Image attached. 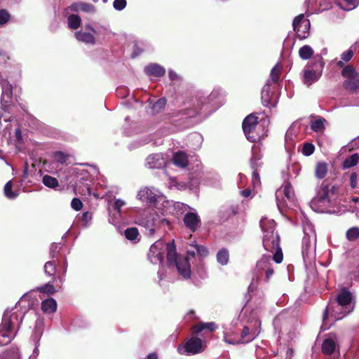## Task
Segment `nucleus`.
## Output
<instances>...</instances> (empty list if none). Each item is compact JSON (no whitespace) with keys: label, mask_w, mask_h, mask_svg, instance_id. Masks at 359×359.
Returning <instances> with one entry per match:
<instances>
[{"label":"nucleus","mask_w":359,"mask_h":359,"mask_svg":"<svg viewBox=\"0 0 359 359\" xmlns=\"http://www.w3.org/2000/svg\"><path fill=\"white\" fill-rule=\"evenodd\" d=\"M135 48L136 49L135 50L133 55V57L138 55L142 52V50H140L139 48L137 46H135Z\"/></svg>","instance_id":"nucleus-62"},{"label":"nucleus","mask_w":359,"mask_h":359,"mask_svg":"<svg viewBox=\"0 0 359 359\" xmlns=\"http://www.w3.org/2000/svg\"><path fill=\"white\" fill-rule=\"evenodd\" d=\"M149 191V190L147 189V190H143V191H140V193L138 194V196H140L141 200L144 199L145 194H148Z\"/></svg>","instance_id":"nucleus-58"},{"label":"nucleus","mask_w":359,"mask_h":359,"mask_svg":"<svg viewBox=\"0 0 359 359\" xmlns=\"http://www.w3.org/2000/svg\"><path fill=\"white\" fill-rule=\"evenodd\" d=\"M11 19V15L6 9L0 10V25L7 23Z\"/></svg>","instance_id":"nucleus-40"},{"label":"nucleus","mask_w":359,"mask_h":359,"mask_svg":"<svg viewBox=\"0 0 359 359\" xmlns=\"http://www.w3.org/2000/svg\"><path fill=\"white\" fill-rule=\"evenodd\" d=\"M148 256L152 262L158 261L160 263H162L164 260L163 252L158 249L151 250V246L149 248Z\"/></svg>","instance_id":"nucleus-24"},{"label":"nucleus","mask_w":359,"mask_h":359,"mask_svg":"<svg viewBox=\"0 0 359 359\" xmlns=\"http://www.w3.org/2000/svg\"><path fill=\"white\" fill-rule=\"evenodd\" d=\"M317 202L320 203H331L332 199L330 195V192L328 191V184L323 182L317 193L316 196L314 198Z\"/></svg>","instance_id":"nucleus-12"},{"label":"nucleus","mask_w":359,"mask_h":359,"mask_svg":"<svg viewBox=\"0 0 359 359\" xmlns=\"http://www.w3.org/2000/svg\"><path fill=\"white\" fill-rule=\"evenodd\" d=\"M327 318H328V309H327V308H326L323 313V320H325L327 319Z\"/></svg>","instance_id":"nucleus-63"},{"label":"nucleus","mask_w":359,"mask_h":359,"mask_svg":"<svg viewBox=\"0 0 359 359\" xmlns=\"http://www.w3.org/2000/svg\"><path fill=\"white\" fill-rule=\"evenodd\" d=\"M175 266H176L179 273L184 278L191 277V266L188 257L180 256V259Z\"/></svg>","instance_id":"nucleus-10"},{"label":"nucleus","mask_w":359,"mask_h":359,"mask_svg":"<svg viewBox=\"0 0 359 359\" xmlns=\"http://www.w3.org/2000/svg\"><path fill=\"white\" fill-rule=\"evenodd\" d=\"M54 158L56 162L62 164L66 163L67 160V156L60 151L55 152Z\"/></svg>","instance_id":"nucleus-41"},{"label":"nucleus","mask_w":359,"mask_h":359,"mask_svg":"<svg viewBox=\"0 0 359 359\" xmlns=\"http://www.w3.org/2000/svg\"><path fill=\"white\" fill-rule=\"evenodd\" d=\"M163 246L164 242L161 240H158L151 245V250H156V249H158L160 251H163Z\"/></svg>","instance_id":"nucleus-52"},{"label":"nucleus","mask_w":359,"mask_h":359,"mask_svg":"<svg viewBox=\"0 0 359 359\" xmlns=\"http://www.w3.org/2000/svg\"><path fill=\"white\" fill-rule=\"evenodd\" d=\"M294 31L299 39H306L309 33L310 21L304 18V14H300L294 18L292 22Z\"/></svg>","instance_id":"nucleus-7"},{"label":"nucleus","mask_w":359,"mask_h":359,"mask_svg":"<svg viewBox=\"0 0 359 359\" xmlns=\"http://www.w3.org/2000/svg\"><path fill=\"white\" fill-rule=\"evenodd\" d=\"M315 151V147L312 143H304L302 147V154L306 156H311Z\"/></svg>","instance_id":"nucleus-38"},{"label":"nucleus","mask_w":359,"mask_h":359,"mask_svg":"<svg viewBox=\"0 0 359 359\" xmlns=\"http://www.w3.org/2000/svg\"><path fill=\"white\" fill-rule=\"evenodd\" d=\"M229 259V251L226 248L219 250L217 254V261L222 265L227 264Z\"/></svg>","instance_id":"nucleus-27"},{"label":"nucleus","mask_w":359,"mask_h":359,"mask_svg":"<svg viewBox=\"0 0 359 359\" xmlns=\"http://www.w3.org/2000/svg\"><path fill=\"white\" fill-rule=\"evenodd\" d=\"M169 77H170V80L174 81L175 79H176L177 76L176 73L170 71L169 72Z\"/></svg>","instance_id":"nucleus-60"},{"label":"nucleus","mask_w":359,"mask_h":359,"mask_svg":"<svg viewBox=\"0 0 359 359\" xmlns=\"http://www.w3.org/2000/svg\"><path fill=\"white\" fill-rule=\"evenodd\" d=\"M86 27L87 29H90L92 32H93V33H96L95 29H94L91 25H86Z\"/></svg>","instance_id":"nucleus-64"},{"label":"nucleus","mask_w":359,"mask_h":359,"mask_svg":"<svg viewBox=\"0 0 359 359\" xmlns=\"http://www.w3.org/2000/svg\"><path fill=\"white\" fill-rule=\"evenodd\" d=\"M67 9L73 12H79V11H81L86 13H93L95 11V7L93 5L84 2L73 3Z\"/></svg>","instance_id":"nucleus-15"},{"label":"nucleus","mask_w":359,"mask_h":359,"mask_svg":"<svg viewBox=\"0 0 359 359\" xmlns=\"http://www.w3.org/2000/svg\"><path fill=\"white\" fill-rule=\"evenodd\" d=\"M124 235L128 240L133 241L137 238L139 231L136 227H130L125 230Z\"/></svg>","instance_id":"nucleus-32"},{"label":"nucleus","mask_w":359,"mask_h":359,"mask_svg":"<svg viewBox=\"0 0 359 359\" xmlns=\"http://www.w3.org/2000/svg\"><path fill=\"white\" fill-rule=\"evenodd\" d=\"M42 182L46 187L49 188L55 189L59 186L57 180L48 175L43 176Z\"/></svg>","instance_id":"nucleus-29"},{"label":"nucleus","mask_w":359,"mask_h":359,"mask_svg":"<svg viewBox=\"0 0 359 359\" xmlns=\"http://www.w3.org/2000/svg\"><path fill=\"white\" fill-rule=\"evenodd\" d=\"M127 5L126 0H114L113 3L114 8L117 11H122Z\"/></svg>","instance_id":"nucleus-44"},{"label":"nucleus","mask_w":359,"mask_h":359,"mask_svg":"<svg viewBox=\"0 0 359 359\" xmlns=\"http://www.w3.org/2000/svg\"><path fill=\"white\" fill-rule=\"evenodd\" d=\"M353 55V52L352 50L349 49L345 52H344L341 55V60H339L337 62V65L339 67H343L344 66V62H348L351 60Z\"/></svg>","instance_id":"nucleus-31"},{"label":"nucleus","mask_w":359,"mask_h":359,"mask_svg":"<svg viewBox=\"0 0 359 359\" xmlns=\"http://www.w3.org/2000/svg\"><path fill=\"white\" fill-rule=\"evenodd\" d=\"M341 74L345 78L343 88L351 93H357L359 91V74L354 67L351 65H346Z\"/></svg>","instance_id":"nucleus-3"},{"label":"nucleus","mask_w":359,"mask_h":359,"mask_svg":"<svg viewBox=\"0 0 359 359\" xmlns=\"http://www.w3.org/2000/svg\"><path fill=\"white\" fill-rule=\"evenodd\" d=\"M266 262H264V261H261V262H258V263H257V269H264L263 265H266Z\"/></svg>","instance_id":"nucleus-61"},{"label":"nucleus","mask_w":359,"mask_h":359,"mask_svg":"<svg viewBox=\"0 0 359 359\" xmlns=\"http://www.w3.org/2000/svg\"><path fill=\"white\" fill-rule=\"evenodd\" d=\"M75 38L81 42L93 45L95 43V39L93 34L79 31L74 33Z\"/></svg>","instance_id":"nucleus-17"},{"label":"nucleus","mask_w":359,"mask_h":359,"mask_svg":"<svg viewBox=\"0 0 359 359\" xmlns=\"http://www.w3.org/2000/svg\"><path fill=\"white\" fill-rule=\"evenodd\" d=\"M60 250L57 243H53L50 248V257L53 260L56 257V253Z\"/></svg>","instance_id":"nucleus-50"},{"label":"nucleus","mask_w":359,"mask_h":359,"mask_svg":"<svg viewBox=\"0 0 359 359\" xmlns=\"http://www.w3.org/2000/svg\"><path fill=\"white\" fill-rule=\"evenodd\" d=\"M281 72V67L276 65L271 71V78L273 83H277L279 81V76Z\"/></svg>","instance_id":"nucleus-36"},{"label":"nucleus","mask_w":359,"mask_h":359,"mask_svg":"<svg viewBox=\"0 0 359 359\" xmlns=\"http://www.w3.org/2000/svg\"><path fill=\"white\" fill-rule=\"evenodd\" d=\"M173 163L176 166L179 168H186L189 163L187 154L183 151L176 152L173 156Z\"/></svg>","instance_id":"nucleus-16"},{"label":"nucleus","mask_w":359,"mask_h":359,"mask_svg":"<svg viewBox=\"0 0 359 359\" xmlns=\"http://www.w3.org/2000/svg\"><path fill=\"white\" fill-rule=\"evenodd\" d=\"M352 293L346 288H342L337 297V302L338 305L343 308L347 309L353 301Z\"/></svg>","instance_id":"nucleus-11"},{"label":"nucleus","mask_w":359,"mask_h":359,"mask_svg":"<svg viewBox=\"0 0 359 359\" xmlns=\"http://www.w3.org/2000/svg\"><path fill=\"white\" fill-rule=\"evenodd\" d=\"M181 114L189 118H193L198 114V112L195 109H185L182 110Z\"/></svg>","instance_id":"nucleus-49"},{"label":"nucleus","mask_w":359,"mask_h":359,"mask_svg":"<svg viewBox=\"0 0 359 359\" xmlns=\"http://www.w3.org/2000/svg\"><path fill=\"white\" fill-rule=\"evenodd\" d=\"M15 135L18 142H20L22 139V133L20 128H17L15 130Z\"/></svg>","instance_id":"nucleus-56"},{"label":"nucleus","mask_w":359,"mask_h":359,"mask_svg":"<svg viewBox=\"0 0 359 359\" xmlns=\"http://www.w3.org/2000/svg\"><path fill=\"white\" fill-rule=\"evenodd\" d=\"M62 278L60 276H57V277H53L51 281L41 287H37L36 290L41 293L53 294L62 287Z\"/></svg>","instance_id":"nucleus-8"},{"label":"nucleus","mask_w":359,"mask_h":359,"mask_svg":"<svg viewBox=\"0 0 359 359\" xmlns=\"http://www.w3.org/2000/svg\"><path fill=\"white\" fill-rule=\"evenodd\" d=\"M57 263L58 262L55 259L46 262L44 264V272L47 276H52L53 278L55 277L54 276L57 271Z\"/></svg>","instance_id":"nucleus-23"},{"label":"nucleus","mask_w":359,"mask_h":359,"mask_svg":"<svg viewBox=\"0 0 359 359\" xmlns=\"http://www.w3.org/2000/svg\"><path fill=\"white\" fill-rule=\"evenodd\" d=\"M13 322L8 313H4L0 330V346H5L11 342L15 334L12 335Z\"/></svg>","instance_id":"nucleus-5"},{"label":"nucleus","mask_w":359,"mask_h":359,"mask_svg":"<svg viewBox=\"0 0 359 359\" xmlns=\"http://www.w3.org/2000/svg\"><path fill=\"white\" fill-rule=\"evenodd\" d=\"M57 303L53 298H49L41 302V310L44 313H53L56 311Z\"/></svg>","instance_id":"nucleus-19"},{"label":"nucleus","mask_w":359,"mask_h":359,"mask_svg":"<svg viewBox=\"0 0 359 359\" xmlns=\"http://www.w3.org/2000/svg\"><path fill=\"white\" fill-rule=\"evenodd\" d=\"M327 172V164L325 162H318L315 168V175L318 179L324 178Z\"/></svg>","instance_id":"nucleus-22"},{"label":"nucleus","mask_w":359,"mask_h":359,"mask_svg":"<svg viewBox=\"0 0 359 359\" xmlns=\"http://www.w3.org/2000/svg\"><path fill=\"white\" fill-rule=\"evenodd\" d=\"M269 92L267 90L265 92L264 90L262 91V104L266 107H270L271 106V100L269 97Z\"/></svg>","instance_id":"nucleus-47"},{"label":"nucleus","mask_w":359,"mask_h":359,"mask_svg":"<svg viewBox=\"0 0 359 359\" xmlns=\"http://www.w3.org/2000/svg\"><path fill=\"white\" fill-rule=\"evenodd\" d=\"M71 206L74 210L79 211L82 209L83 203L79 198H74L71 202Z\"/></svg>","instance_id":"nucleus-46"},{"label":"nucleus","mask_w":359,"mask_h":359,"mask_svg":"<svg viewBox=\"0 0 359 359\" xmlns=\"http://www.w3.org/2000/svg\"><path fill=\"white\" fill-rule=\"evenodd\" d=\"M359 163V154L355 153L346 157L342 163L343 169H348L356 165Z\"/></svg>","instance_id":"nucleus-21"},{"label":"nucleus","mask_w":359,"mask_h":359,"mask_svg":"<svg viewBox=\"0 0 359 359\" xmlns=\"http://www.w3.org/2000/svg\"><path fill=\"white\" fill-rule=\"evenodd\" d=\"M259 171H256V170L252 171V184H253L254 187L260 186V184H261V180H260V177H259Z\"/></svg>","instance_id":"nucleus-45"},{"label":"nucleus","mask_w":359,"mask_h":359,"mask_svg":"<svg viewBox=\"0 0 359 359\" xmlns=\"http://www.w3.org/2000/svg\"><path fill=\"white\" fill-rule=\"evenodd\" d=\"M258 116L255 114L248 115L243 121L242 128L246 138L251 142H257L261 138L257 132Z\"/></svg>","instance_id":"nucleus-4"},{"label":"nucleus","mask_w":359,"mask_h":359,"mask_svg":"<svg viewBox=\"0 0 359 359\" xmlns=\"http://www.w3.org/2000/svg\"><path fill=\"white\" fill-rule=\"evenodd\" d=\"M125 205V202L121 199L115 200L113 207L115 210L121 211V208Z\"/></svg>","instance_id":"nucleus-53"},{"label":"nucleus","mask_w":359,"mask_h":359,"mask_svg":"<svg viewBox=\"0 0 359 359\" xmlns=\"http://www.w3.org/2000/svg\"><path fill=\"white\" fill-rule=\"evenodd\" d=\"M346 238L348 241L353 242L359 238V228L353 226L347 230Z\"/></svg>","instance_id":"nucleus-30"},{"label":"nucleus","mask_w":359,"mask_h":359,"mask_svg":"<svg viewBox=\"0 0 359 359\" xmlns=\"http://www.w3.org/2000/svg\"><path fill=\"white\" fill-rule=\"evenodd\" d=\"M328 191L330 192V195L331 199L332 200L334 199V198H336L337 196L339 194V185H332V186H330L328 184Z\"/></svg>","instance_id":"nucleus-43"},{"label":"nucleus","mask_w":359,"mask_h":359,"mask_svg":"<svg viewBox=\"0 0 359 359\" xmlns=\"http://www.w3.org/2000/svg\"><path fill=\"white\" fill-rule=\"evenodd\" d=\"M194 246L199 256L205 257L208 255V250L206 247L201 245H198L197 243H196Z\"/></svg>","instance_id":"nucleus-42"},{"label":"nucleus","mask_w":359,"mask_h":359,"mask_svg":"<svg viewBox=\"0 0 359 359\" xmlns=\"http://www.w3.org/2000/svg\"><path fill=\"white\" fill-rule=\"evenodd\" d=\"M93 219V213L88 211L84 212L82 214L81 222H83V226L85 227H88L90 221Z\"/></svg>","instance_id":"nucleus-39"},{"label":"nucleus","mask_w":359,"mask_h":359,"mask_svg":"<svg viewBox=\"0 0 359 359\" xmlns=\"http://www.w3.org/2000/svg\"><path fill=\"white\" fill-rule=\"evenodd\" d=\"M68 26L70 29H76L81 26V18L76 14H72L67 19Z\"/></svg>","instance_id":"nucleus-28"},{"label":"nucleus","mask_w":359,"mask_h":359,"mask_svg":"<svg viewBox=\"0 0 359 359\" xmlns=\"http://www.w3.org/2000/svg\"><path fill=\"white\" fill-rule=\"evenodd\" d=\"M250 166L252 171H260L263 166V163L260 161V158L258 156L253 155L250 160Z\"/></svg>","instance_id":"nucleus-33"},{"label":"nucleus","mask_w":359,"mask_h":359,"mask_svg":"<svg viewBox=\"0 0 359 359\" xmlns=\"http://www.w3.org/2000/svg\"><path fill=\"white\" fill-rule=\"evenodd\" d=\"M13 184L11 181H8L4 186V194L8 199H14L18 194L12 191Z\"/></svg>","instance_id":"nucleus-34"},{"label":"nucleus","mask_w":359,"mask_h":359,"mask_svg":"<svg viewBox=\"0 0 359 359\" xmlns=\"http://www.w3.org/2000/svg\"><path fill=\"white\" fill-rule=\"evenodd\" d=\"M167 249V263L168 266L173 267L176 265L180 259L175 250V245L173 243H169L166 245Z\"/></svg>","instance_id":"nucleus-14"},{"label":"nucleus","mask_w":359,"mask_h":359,"mask_svg":"<svg viewBox=\"0 0 359 359\" xmlns=\"http://www.w3.org/2000/svg\"><path fill=\"white\" fill-rule=\"evenodd\" d=\"M241 337L242 343L249 342V341H252L254 338L252 337V335L250 336V330L248 327H244L243 328Z\"/></svg>","instance_id":"nucleus-37"},{"label":"nucleus","mask_w":359,"mask_h":359,"mask_svg":"<svg viewBox=\"0 0 359 359\" xmlns=\"http://www.w3.org/2000/svg\"><path fill=\"white\" fill-rule=\"evenodd\" d=\"M283 192L284 196L290 201L294 197V191L290 184H286L283 187Z\"/></svg>","instance_id":"nucleus-35"},{"label":"nucleus","mask_w":359,"mask_h":359,"mask_svg":"<svg viewBox=\"0 0 359 359\" xmlns=\"http://www.w3.org/2000/svg\"><path fill=\"white\" fill-rule=\"evenodd\" d=\"M260 226L264 232L263 246L266 251L273 252L276 251L273 256V261L280 264L283 262V255L280 247V236L276 230V223L273 220L261 221Z\"/></svg>","instance_id":"nucleus-2"},{"label":"nucleus","mask_w":359,"mask_h":359,"mask_svg":"<svg viewBox=\"0 0 359 359\" xmlns=\"http://www.w3.org/2000/svg\"><path fill=\"white\" fill-rule=\"evenodd\" d=\"M144 72L149 76L162 77L165 74V69L158 64L151 63L144 67Z\"/></svg>","instance_id":"nucleus-13"},{"label":"nucleus","mask_w":359,"mask_h":359,"mask_svg":"<svg viewBox=\"0 0 359 359\" xmlns=\"http://www.w3.org/2000/svg\"><path fill=\"white\" fill-rule=\"evenodd\" d=\"M336 343L332 339L327 338L323 341L321 346L323 353L330 355L334 353Z\"/></svg>","instance_id":"nucleus-18"},{"label":"nucleus","mask_w":359,"mask_h":359,"mask_svg":"<svg viewBox=\"0 0 359 359\" xmlns=\"http://www.w3.org/2000/svg\"><path fill=\"white\" fill-rule=\"evenodd\" d=\"M325 123L326 120L324 118H319L311 123V129L316 133L323 132L325 128Z\"/></svg>","instance_id":"nucleus-26"},{"label":"nucleus","mask_w":359,"mask_h":359,"mask_svg":"<svg viewBox=\"0 0 359 359\" xmlns=\"http://www.w3.org/2000/svg\"><path fill=\"white\" fill-rule=\"evenodd\" d=\"M165 104H166V99L165 97L160 98L154 103V109H162L165 107Z\"/></svg>","instance_id":"nucleus-48"},{"label":"nucleus","mask_w":359,"mask_h":359,"mask_svg":"<svg viewBox=\"0 0 359 359\" xmlns=\"http://www.w3.org/2000/svg\"><path fill=\"white\" fill-rule=\"evenodd\" d=\"M357 180L358 174L355 172H353L350 175V186L352 189L357 187Z\"/></svg>","instance_id":"nucleus-51"},{"label":"nucleus","mask_w":359,"mask_h":359,"mask_svg":"<svg viewBox=\"0 0 359 359\" xmlns=\"http://www.w3.org/2000/svg\"><path fill=\"white\" fill-rule=\"evenodd\" d=\"M217 329L215 322H199L191 326V332L192 337L183 344H181L177 351L181 355H196L202 353L205 348V342L197 336L203 332H212Z\"/></svg>","instance_id":"nucleus-1"},{"label":"nucleus","mask_w":359,"mask_h":359,"mask_svg":"<svg viewBox=\"0 0 359 359\" xmlns=\"http://www.w3.org/2000/svg\"><path fill=\"white\" fill-rule=\"evenodd\" d=\"M313 50L309 45H304L299 50V55L302 60H309L313 55Z\"/></svg>","instance_id":"nucleus-25"},{"label":"nucleus","mask_w":359,"mask_h":359,"mask_svg":"<svg viewBox=\"0 0 359 359\" xmlns=\"http://www.w3.org/2000/svg\"><path fill=\"white\" fill-rule=\"evenodd\" d=\"M241 194L243 196L247 198L251 195V190L250 189H245L241 191Z\"/></svg>","instance_id":"nucleus-57"},{"label":"nucleus","mask_w":359,"mask_h":359,"mask_svg":"<svg viewBox=\"0 0 359 359\" xmlns=\"http://www.w3.org/2000/svg\"><path fill=\"white\" fill-rule=\"evenodd\" d=\"M147 359H158V357L156 352H153L147 356Z\"/></svg>","instance_id":"nucleus-59"},{"label":"nucleus","mask_w":359,"mask_h":359,"mask_svg":"<svg viewBox=\"0 0 359 359\" xmlns=\"http://www.w3.org/2000/svg\"><path fill=\"white\" fill-rule=\"evenodd\" d=\"M1 88H2V94H1V100H5V97H6L8 99L11 100L13 96V86L12 85L7 81L3 80L1 82Z\"/></svg>","instance_id":"nucleus-20"},{"label":"nucleus","mask_w":359,"mask_h":359,"mask_svg":"<svg viewBox=\"0 0 359 359\" xmlns=\"http://www.w3.org/2000/svg\"><path fill=\"white\" fill-rule=\"evenodd\" d=\"M346 3L347 10H351L357 6L359 0H344Z\"/></svg>","instance_id":"nucleus-54"},{"label":"nucleus","mask_w":359,"mask_h":359,"mask_svg":"<svg viewBox=\"0 0 359 359\" xmlns=\"http://www.w3.org/2000/svg\"><path fill=\"white\" fill-rule=\"evenodd\" d=\"M325 62L322 57H318L315 60L311 65L313 69H306L304 74V82L308 86H310L313 83L318 81L321 72L324 67Z\"/></svg>","instance_id":"nucleus-6"},{"label":"nucleus","mask_w":359,"mask_h":359,"mask_svg":"<svg viewBox=\"0 0 359 359\" xmlns=\"http://www.w3.org/2000/svg\"><path fill=\"white\" fill-rule=\"evenodd\" d=\"M184 226L191 232L194 233L201 225V220L196 212H188L183 217Z\"/></svg>","instance_id":"nucleus-9"},{"label":"nucleus","mask_w":359,"mask_h":359,"mask_svg":"<svg viewBox=\"0 0 359 359\" xmlns=\"http://www.w3.org/2000/svg\"><path fill=\"white\" fill-rule=\"evenodd\" d=\"M273 273V269L271 267H269L266 271V281H268Z\"/></svg>","instance_id":"nucleus-55"}]
</instances>
